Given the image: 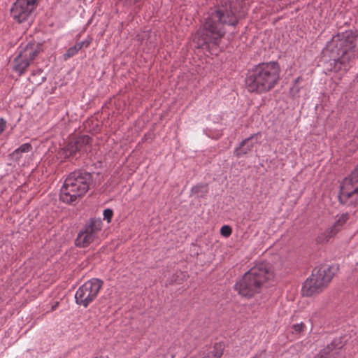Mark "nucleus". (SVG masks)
<instances>
[{"label":"nucleus","mask_w":358,"mask_h":358,"mask_svg":"<svg viewBox=\"0 0 358 358\" xmlns=\"http://www.w3.org/2000/svg\"><path fill=\"white\" fill-rule=\"evenodd\" d=\"M356 35L352 31H346L334 36L323 50V54L329 57L331 70L346 71L354 57Z\"/></svg>","instance_id":"nucleus-1"},{"label":"nucleus","mask_w":358,"mask_h":358,"mask_svg":"<svg viewBox=\"0 0 358 358\" xmlns=\"http://www.w3.org/2000/svg\"><path fill=\"white\" fill-rule=\"evenodd\" d=\"M280 68L278 62H263L248 71L245 86L250 92L263 94L271 90L280 80Z\"/></svg>","instance_id":"nucleus-2"},{"label":"nucleus","mask_w":358,"mask_h":358,"mask_svg":"<svg viewBox=\"0 0 358 358\" xmlns=\"http://www.w3.org/2000/svg\"><path fill=\"white\" fill-rule=\"evenodd\" d=\"M223 15L220 10H216L206 18L203 28L199 30L194 37L198 48L207 49L215 55L222 51V47L220 46V43L224 36Z\"/></svg>","instance_id":"nucleus-3"},{"label":"nucleus","mask_w":358,"mask_h":358,"mask_svg":"<svg viewBox=\"0 0 358 358\" xmlns=\"http://www.w3.org/2000/svg\"><path fill=\"white\" fill-rule=\"evenodd\" d=\"M273 278L271 267L266 262H259L246 272L234 287L242 296L250 298L260 292L264 283Z\"/></svg>","instance_id":"nucleus-4"},{"label":"nucleus","mask_w":358,"mask_h":358,"mask_svg":"<svg viewBox=\"0 0 358 358\" xmlns=\"http://www.w3.org/2000/svg\"><path fill=\"white\" fill-rule=\"evenodd\" d=\"M92 182V174L85 170L70 173L61 187L60 200L67 204L77 203L87 192Z\"/></svg>","instance_id":"nucleus-5"},{"label":"nucleus","mask_w":358,"mask_h":358,"mask_svg":"<svg viewBox=\"0 0 358 358\" xmlns=\"http://www.w3.org/2000/svg\"><path fill=\"white\" fill-rule=\"evenodd\" d=\"M334 266H321L313 269L310 277L304 282L301 292L303 296H310L320 293L327 285L335 274Z\"/></svg>","instance_id":"nucleus-6"},{"label":"nucleus","mask_w":358,"mask_h":358,"mask_svg":"<svg viewBox=\"0 0 358 358\" xmlns=\"http://www.w3.org/2000/svg\"><path fill=\"white\" fill-rule=\"evenodd\" d=\"M103 285V280L92 278L78 287L75 294L77 305L87 308L97 297Z\"/></svg>","instance_id":"nucleus-7"},{"label":"nucleus","mask_w":358,"mask_h":358,"mask_svg":"<svg viewBox=\"0 0 358 358\" xmlns=\"http://www.w3.org/2000/svg\"><path fill=\"white\" fill-rule=\"evenodd\" d=\"M358 166L343 180L338 195L341 203L355 206L358 204Z\"/></svg>","instance_id":"nucleus-8"},{"label":"nucleus","mask_w":358,"mask_h":358,"mask_svg":"<svg viewBox=\"0 0 358 358\" xmlns=\"http://www.w3.org/2000/svg\"><path fill=\"white\" fill-rule=\"evenodd\" d=\"M38 0H16L10 8V15L18 23L30 25L33 22V11Z\"/></svg>","instance_id":"nucleus-9"},{"label":"nucleus","mask_w":358,"mask_h":358,"mask_svg":"<svg viewBox=\"0 0 358 358\" xmlns=\"http://www.w3.org/2000/svg\"><path fill=\"white\" fill-rule=\"evenodd\" d=\"M102 224L100 218H90L79 231L75 241L76 245L80 248L89 246L98 237Z\"/></svg>","instance_id":"nucleus-10"},{"label":"nucleus","mask_w":358,"mask_h":358,"mask_svg":"<svg viewBox=\"0 0 358 358\" xmlns=\"http://www.w3.org/2000/svg\"><path fill=\"white\" fill-rule=\"evenodd\" d=\"M346 342L345 336L335 337L330 343L315 354L313 358H344L345 355L344 346Z\"/></svg>","instance_id":"nucleus-11"},{"label":"nucleus","mask_w":358,"mask_h":358,"mask_svg":"<svg viewBox=\"0 0 358 358\" xmlns=\"http://www.w3.org/2000/svg\"><path fill=\"white\" fill-rule=\"evenodd\" d=\"M92 138L83 135L75 141H70L64 148V152L69 157L78 158L77 154L87 153L91 151Z\"/></svg>","instance_id":"nucleus-12"},{"label":"nucleus","mask_w":358,"mask_h":358,"mask_svg":"<svg viewBox=\"0 0 358 358\" xmlns=\"http://www.w3.org/2000/svg\"><path fill=\"white\" fill-rule=\"evenodd\" d=\"M259 138V134H255L243 140L236 148L235 155L238 157H242L252 152L258 143Z\"/></svg>","instance_id":"nucleus-13"},{"label":"nucleus","mask_w":358,"mask_h":358,"mask_svg":"<svg viewBox=\"0 0 358 358\" xmlns=\"http://www.w3.org/2000/svg\"><path fill=\"white\" fill-rule=\"evenodd\" d=\"M348 219V214L343 213L342 214L338 220L329 228H328L325 232L324 236L328 239L331 237L335 236L342 228L343 224L346 222Z\"/></svg>","instance_id":"nucleus-14"},{"label":"nucleus","mask_w":358,"mask_h":358,"mask_svg":"<svg viewBox=\"0 0 358 358\" xmlns=\"http://www.w3.org/2000/svg\"><path fill=\"white\" fill-rule=\"evenodd\" d=\"M29 65L30 62L20 52L18 56L14 59L13 70L17 72L19 75H22Z\"/></svg>","instance_id":"nucleus-15"},{"label":"nucleus","mask_w":358,"mask_h":358,"mask_svg":"<svg viewBox=\"0 0 358 358\" xmlns=\"http://www.w3.org/2000/svg\"><path fill=\"white\" fill-rule=\"evenodd\" d=\"M20 52L31 63L39 54L40 48L38 45L34 47L33 45L28 43Z\"/></svg>","instance_id":"nucleus-16"},{"label":"nucleus","mask_w":358,"mask_h":358,"mask_svg":"<svg viewBox=\"0 0 358 358\" xmlns=\"http://www.w3.org/2000/svg\"><path fill=\"white\" fill-rule=\"evenodd\" d=\"M32 150V145L29 143H26L16 148L11 154V156L16 161L22 157L23 153L29 152Z\"/></svg>","instance_id":"nucleus-17"},{"label":"nucleus","mask_w":358,"mask_h":358,"mask_svg":"<svg viewBox=\"0 0 358 358\" xmlns=\"http://www.w3.org/2000/svg\"><path fill=\"white\" fill-rule=\"evenodd\" d=\"M145 0H121L124 6L140 10Z\"/></svg>","instance_id":"nucleus-18"},{"label":"nucleus","mask_w":358,"mask_h":358,"mask_svg":"<svg viewBox=\"0 0 358 358\" xmlns=\"http://www.w3.org/2000/svg\"><path fill=\"white\" fill-rule=\"evenodd\" d=\"M83 42L76 43L75 45L70 47L64 55L65 59L72 57L78 53V52L83 48Z\"/></svg>","instance_id":"nucleus-19"},{"label":"nucleus","mask_w":358,"mask_h":358,"mask_svg":"<svg viewBox=\"0 0 358 358\" xmlns=\"http://www.w3.org/2000/svg\"><path fill=\"white\" fill-rule=\"evenodd\" d=\"M192 194L197 197H203L207 192L206 185H198L192 187Z\"/></svg>","instance_id":"nucleus-20"},{"label":"nucleus","mask_w":358,"mask_h":358,"mask_svg":"<svg viewBox=\"0 0 358 358\" xmlns=\"http://www.w3.org/2000/svg\"><path fill=\"white\" fill-rule=\"evenodd\" d=\"M113 215V211L112 209L106 208L103 210V219L107 220L108 223L110 222Z\"/></svg>","instance_id":"nucleus-21"},{"label":"nucleus","mask_w":358,"mask_h":358,"mask_svg":"<svg viewBox=\"0 0 358 358\" xmlns=\"http://www.w3.org/2000/svg\"><path fill=\"white\" fill-rule=\"evenodd\" d=\"M6 128V121L3 118H0V135Z\"/></svg>","instance_id":"nucleus-22"},{"label":"nucleus","mask_w":358,"mask_h":358,"mask_svg":"<svg viewBox=\"0 0 358 358\" xmlns=\"http://www.w3.org/2000/svg\"><path fill=\"white\" fill-rule=\"evenodd\" d=\"M303 326H304L302 322H301L299 324H294L293 329H294V331L299 333L302 331Z\"/></svg>","instance_id":"nucleus-23"},{"label":"nucleus","mask_w":358,"mask_h":358,"mask_svg":"<svg viewBox=\"0 0 358 358\" xmlns=\"http://www.w3.org/2000/svg\"><path fill=\"white\" fill-rule=\"evenodd\" d=\"M231 234V229L229 226L225 225V237L229 236Z\"/></svg>","instance_id":"nucleus-24"},{"label":"nucleus","mask_w":358,"mask_h":358,"mask_svg":"<svg viewBox=\"0 0 358 358\" xmlns=\"http://www.w3.org/2000/svg\"><path fill=\"white\" fill-rule=\"evenodd\" d=\"M220 234L224 236V225H222L220 227Z\"/></svg>","instance_id":"nucleus-25"},{"label":"nucleus","mask_w":358,"mask_h":358,"mask_svg":"<svg viewBox=\"0 0 358 358\" xmlns=\"http://www.w3.org/2000/svg\"><path fill=\"white\" fill-rule=\"evenodd\" d=\"M253 358H259V357H253Z\"/></svg>","instance_id":"nucleus-26"}]
</instances>
